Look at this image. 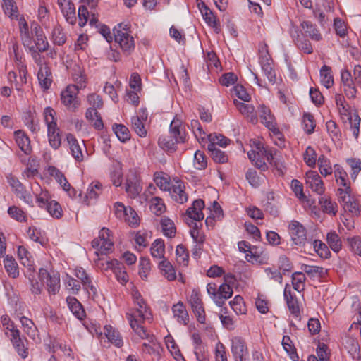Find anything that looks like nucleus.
Masks as SVG:
<instances>
[{
	"instance_id": "obj_55",
	"label": "nucleus",
	"mask_w": 361,
	"mask_h": 361,
	"mask_svg": "<svg viewBox=\"0 0 361 361\" xmlns=\"http://www.w3.org/2000/svg\"><path fill=\"white\" fill-rule=\"evenodd\" d=\"M314 251L324 259H327L330 256V251L328 247L319 240H315L313 242Z\"/></svg>"
},
{
	"instance_id": "obj_30",
	"label": "nucleus",
	"mask_w": 361,
	"mask_h": 361,
	"mask_svg": "<svg viewBox=\"0 0 361 361\" xmlns=\"http://www.w3.org/2000/svg\"><path fill=\"white\" fill-rule=\"evenodd\" d=\"M66 301L72 313L78 319H83V318L85 317V312L79 301L73 297H68Z\"/></svg>"
},
{
	"instance_id": "obj_53",
	"label": "nucleus",
	"mask_w": 361,
	"mask_h": 361,
	"mask_svg": "<svg viewBox=\"0 0 361 361\" xmlns=\"http://www.w3.org/2000/svg\"><path fill=\"white\" fill-rule=\"evenodd\" d=\"M229 304L237 314H245V305L241 296L236 295L233 300L230 301Z\"/></svg>"
},
{
	"instance_id": "obj_21",
	"label": "nucleus",
	"mask_w": 361,
	"mask_h": 361,
	"mask_svg": "<svg viewBox=\"0 0 361 361\" xmlns=\"http://www.w3.org/2000/svg\"><path fill=\"white\" fill-rule=\"evenodd\" d=\"M204 207V201L201 199L196 200L193 202L192 206L186 210V214L189 218L200 221L204 219L202 213Z\"/></svg>"
},
{
	"instance_id": "obj_18",
	"label": "nucleus",
	"mask_w": 361,
	"mask_h": 361,
	"mask_svg": "<svg viewBox=\"0 0 361 361\" xmlns=\"http://www.w3.org/2000/svg\"><path fill=\"white\" fill-rule=\"evenodd\" d=\"M283 295L289 311L291 314L298 317L300 314L299 304L295 293H292L288 284H286L285 286Z\"/></svg>"
},
{
	"instance_id": "obj_52",
	"label": "nucleus",
	"mask_w": 361,
	"mask_h": 361,
	"mask_svg": "<svg viewBox=\"0 0 361 361\" xmlns=\"http://www.w3.org/2000/svg\"><path fill=\"white\" fill-rule=\"evenodd\" d=\"M166 344L168 349L177 361H185L175 341L171 337L166 338Z\"/></svg>"
},
{
	"instance_id": "obj_8",
	"label": "nucleus",
	"mask_w": 361,
	"mask_h": 361,
	"mask_svg": "<svg viewBox=\"0 0 361 361\" xmlns=\"http://www.w3.org/2000/svg\"><path fill=\"white\" fill-rule=\"evenodd\" d=\"M78 93V87L75 85H69L61 92V102L71 111H75L79 106V102L77 98Z\"/></svg>"
},
{
	"instance_id": "obj_63",
	"label": "nucleus",
	"mask_w": 361,
	"mask_h": 361,
	"mask_svg": "<svg viewBox=\"0 0 361 361\" xmlns=\"http://www.w3.org/2000/svg\"><path fill=\"white\" fill-rule=\"evenodd\" d=\"M343 345L350 353H355L359 349L357 341L351 336H345L343 339Z\"/></svg>"
},
{
	"instance_id": "obj_14",
	"label": "nucleus",
	"mask_w": 361,
	"mask_h": 361,
	"mask_svg": "<svg viewBox=\"0 0 361 361\" xmlns=\"http://www.w3.org/2000/svg\"><path fill=\"white\" fill-rule=\"evenodd\" d=\"M138 177L135 173L128 175L126 183V191L131 198L136 197L142 191Z\"/></svg>"
},
{
	"instance_id": "obj_3",
	"label": "nucleus",
	"mask_w": 361,
	"mask_h": 361,
	"mask_svg": "<svg viewBox=\"0 0 361 361\" xmlns=\"http://www.w3.org/2000/svg\"><path fill=\"white\" fill-rule=\"evenodd\" d=\"M114 40L119 44L123 54L129 56L134 51L135 43L130 35V25L119 23L114 30Z\"/></svg>"
},
{
	"instance_id": "obj_43",
	"label": "nucleus",
	"mask_w": 361,
	"mask_h": 361,
	"mask_svg": "<svg viewBox=\"0 0 361 361\" xmlns=\"http://www.w3.org/2000/svg\"><path fill=\"white\" fill-rule=\"evenodd\" d=\"M301 26L305 31V33L307 36L310 37L312 39L315 41H319L322 39V36L319 33L315 25H313L309 21H304Z\"/></svg>"
},
{
	"instance_id": "obj_33",
	"label": "nucleus",
	"mask_w": 361,
	"mask_h": 361,
	"mask_svg": "<svg viewBox=\"0 0 361 361\" xmlns=\"http://www.w3.org/2000/svg\"><path fill=\"white\" fill-rule=\"evenodd\" d=\"M85 117L96 129L100 130L104 127L102 117L97 109L88 108L85 113Z\"/></svg>"
},
{
	"instance_id": "obj_62",
	"label": "nucleus",
	"mask_w": 361,
	"mask_h": 361,
	"mask_svg": "<svg viewBox=\"0 0 361 361\" xmlns=\"http://www.w3.org/2000/svg\"><path fill=\"white\" fill-rule=\"evenodd\" d=\"M210 143L214 144V146L219 145L222 147H226L230 142V140L221 134H210L209 135Z\"/></svg>"
},
{
	"instance_id": "obj_6",
	"label": "nucleus",
	"mask_w": 361,
	"mask_h": 361,
	"mask_svg": "<svg viewBox=\"0 0 361 361\" xmlns=\"http://www.w3.org/2000/svg\"><path fill=\"white\" fill-rule=\"evenodd\" d=\"M288 232L293 244L302 247L307 242V230L299 221L293 220L288 226Z\"/></svg>"
},
{
	"instance_id": "obj_5",
	"label": "nucleus",
	"mask_w": 361,
	"mask_h": 361,
	"mask_svg": "<svg viewBox=\"0 0 361 361\" xmlns=\"http://www.w3.org/2000/svg\"><path fill=\"white\" fill-rule=\"evenodd\" d=\"M110 233L109 229L103 228L99 232V237L92 241V247L97 250L94 252L97 256L106 255L112 250L114 243L109 238Z\"/></svg>"
},
{
	"instance_id": "obj_57",
	"label": "nucleus",
	"mask_w": 361,
	"mask_h": 361,
	"mask_svg": "<svg viewBox=\"0 0 361 361\" xmlns=\"http://www.w3.org/2000/svg\"><path fill=\"white\" fill-rule=\"evenodd\" d=\"M52 40L55 44L63 45L66 41V37L61 26H56L52 31Z\"/></svg>"
},
{
	"instance_id": "obj_50",
	"label": "nucleus",
	"mask_w": 361,
	"mask_h": 361,
	"mask_svg": "<svg viewBox=\"0 0 361 361\" xmlns=\"http://www.w3.org/2000/svg\"><path fill=\"white\" fill-rule=\"evenodd\" d=\"M303 129L307 134H312L316 126L314 116L310 113H305L302 116Z\"/></svg>"
},
{
	"instance_id": "obj_23",
	"label": "nucleus",
	"mask_w": 361,
	"mask_h": 361,
	"mask_svg": "<svg viewBox=\"0 0 361 361\" xmlns=\"http://www.w3.org/2000/svg\"><path fill=\"white\" fill-rule=\"evenodd\" d=\"M66 140L72 156L76 161H82L83 160V154L78 140L73 135L68 133L66 135Z\"/></svg>"
},
{
	"instance_id": "obj_38",
	"label": "nucleus",
	"mask_w": 361,
	"mask_h": 361,
	"mask_svg": "<svg viewBox=\"0 0 361 361\" xmlns=\"http://www.w3.org/2000/svg\"><path fill=\"white\" fill-rule=\"evenodd\" d=\"M151 255L154 259H164L165 254V245L164 243L161 239H157L152 244Z\"/></svg>"
},
{
	"instance_id": "obj_32",
	"label": "nucleus",
	"mask_w": 361,
	"mask_h": 361,
	"mask_svg": "<svg viewBox=\"0 0 361 361\" xmlns=\"http://www.w3.org/2000/svg\"><path fill=\"white\" fill-rule=\"evenodd\" d=\"M46 283L49 294L56 295L60 289V275L56 271H53L47 279Z\"/></svg>"
},
{
	"instance_id": "obj_13",
	"label": "nucleus",
	"mask_w": 361,
	"mask_h": 361,
	"mask_svg": "<svg viewBox=\"0 0 361 361\" xmlns=\"http://www.w3.org/2000/svg\"><path fill=\"white\" fill-rule=\"evenodd\" d=\"M58 5L66 21L71 25L76 23L75 7L71 0H58Z\"/></svg>"
},
{
	"instance_id": "obj_34",
	"label": "nucleus",
	"mask_w": 361,
	"mask_h": 361,
	"mask_svg": "<svg viewBox=\"0 0 361 361\" xmlns=\"http://www.w3.org/2000/svg\"><path fill=\"white\" fill-rule=\"evenodd\" d=\"M104 334L108 340L116 347H121L123 345V340L120 334L111 326H104Z\"/></svg>"
},
{
	"instance_id": "obj_61",
	"label": "nucleus",
	"mask_w": 361,
	"mask_h": 361,
	"mask_svg": "<svg viewBox=\"0 0 361 361\" xmlns=\"http://www.w3.org/2000/svg\"><path fill=\"white\" fill-rule=\"evenodd\" d=\"M207 166V159L203 152L197 150L194 154V166L196 169L202 170Z\"/></svg>"
},
{
	"instance_id": "obj_36",
	"label": "nucleus",
	"mask_w": 361,
	"mask_h": 361,
	"mask_svg": "<svg viewBox=\"0 0 361 361\" xmlns=\"http://www.w3.org/2000/svg\"><path fill=\"white\" fill-rule=\"evenodd\" d=\"M4 267L8 274L16 278L19 275L18 266L15 259L11 255H6L4 259Z\"/></svg>"
},
{
	"instance_id": "obj_1",
	"label": "nucleus",
	"mask_w": 361,
	"mask_h": 361,
	"mask_svg": "<svg viewBox=\"0 0 361 361\" xmlns=\"http://www.w3.org/2000/svg\"><path fill=\"white\" fill-rule=\"evenodd\" d=\"M171 136H162L159 138V145L161 147L169 149H175V146L178 143H182L185 141V127L182 122L178 119H173L169 128Z\"/></svg>"
},
{
	"instance_id": "obj_56",
	"label": "nucleus",
	"mask_w": 361,
	"mask_h": 361,
	"mask_svg": "<svg viewBox=\"0 0 361 361\" xmlns=\"http://www.w3.org/2000/svg\"><path fill=\"white\" fill-rule=\"evenodd\" d=\"M9 216L19 222H25L27 217L25 213L19 207L16 206H11L8 209Z\"/></svg>"
},
{
	"instance_id": "obj_31",
	"label": "nucleus",
	"mask_w": 361,
	"mask_h": 361,
	"mask_svg": "<svg viewBox=\"0 0 361 361\" xmlns=\"http://www.w3.org/2000/svg\"><path fill=\"white\" fill-rule=\"evenodd\" d=\"M11 341L20 356L23 358L27 357L28 352L24 346V343L20 336L19 331H14L12 333Z\"/></svg>"
},
{
	"instance_id": "obj_47",
	"label": "nucleus",
	"mask_w": 361,
	"mask_h": 361,
	"mask_svg": "<svg viewBox=\"0 0 361 361\" xmlns=\"http://www.w3.org/2000/svg\"><path fill=\"white\" fill-rule=\"evenodd\" d=\"M319 204L324 212L336 215L337 212V210L336 209V204L329 198L325 197H320L319 200Z\"/></svg>"
},
{
	"instance_id": "obj_48",
	"label": "nucleus",
	"mask_w": 361,
	"mask_h": 361,
	"mask_svg": "<svg viewBox=\"0 0 361 361\" xmlns=\"http://www.w3.org/2000/svg\"><path fill=\"white\" fill-rule=\"evenodd\" d=\"M318 165L320 173L324 176H327L332 173V168L330 161L324 156L321 155L318 159Z\"/></svg>"
},
{
	"instance_id": "obj_40",
	"label": "nucleus",
	"mask_w": 361,
	"mask_h": 361,
	"mask_svg": "<svg viewBox=\"0 0 361 361\" xmlns=\"http://www.w3.org/2000/svg\"><path fill=\"white\" fill-rule=\"evenodd\" d=\"M200 11L202 15L205 20V22L211 27L215 29L216 32L218 33L220 31L219 24L216 20V16L211 11V10L207 7L204 6V9L200 8Z\"/></svg>"
},
{
	"instance_id": "obj_15",
	"label": "nucleus",
	"mask_w": 361,
	"mask_h": 361,
	"mask_svg": "<svg viewBox=\"0 0 361 361\" xmlns=\"http://www.w3.org/2000/svg\"><path fill=\"white\" fill-rule=\"evenodd\" d=\"M106 269H111L116 277V279L119 283L121 284H125L128 281V276L127 275L126 271H125L124 267L122 264H121L118 260L116 259H112L111 261H107L106 262Z\"/></svg>"
},
{
	"instance_id": "obj_4",
	"label": "nucleus",
	"mask_w": 361,
	"mask_h": 361,
	"mask_svg": "<svg viewBox=\"0 0 361 361\" xmlns=\"http://www.w3.org/2000/svg\"><path fill=\"white\" fill-rule=\"evenodd\" d=\"M54 114L55 111L51 107H46L43 112L44 122L47 126L49 143L54 149H58L61 145V135Z\"/></svg>"
},
{
	"instance_id": "obj_39",
	"label": "nucleus",
	"mask_w": 361,
	"mask_h": 361,
	"mask_svg": "<svg viewBox=\"0 0 361 361\" xmlns=\"http://www.w3.org/2000/svg\"><path fill=\"white\" fill-rule=\"evenodd\" d=\"M208 150L210 152L212 159L215 162L224 164L228 161V159L226 153L219 149L216 146H214V144L208 145Z\"/></svg>"
},
{
	"instance_id": "obj_29",
	"label": "nucleus",
	"mask_w": 361,
	"mask_h": 361,
	"mask_svg": "<svg viewBox=\"0 0 361 361\" xmlns=\"http://www.w3.org/2000/svg\"><path fill=\"white\" fill-rule=\"evenodd\" d=\"M16 142L19 148L26 154H30L32 149L29 137L21 130L15 132Z\"/></svg>"
},
{
	"instance_id": "obj_17",
	"label": "nucleus",
	"mask_w": 361,
	"mask_h": 361,
	"mask_svg": "<svg viewBox=\"0 0 361 361\" xmlns=\"http://www.w3.org/2000/svg\"><path fill=\"white\" fill-rule=\"evenodd\" d=\"M291 37L296 44V46L300 50L303 51L306 54H311L313 51L312 47L309 40L306 39L300 31L296 28H293L290 31Z\"/></svg>"
},
{
	"instance_id": "obj_24",
	"label": "nucleus",
	"mask_w": 361,
	"mask_h": 361,
	"mask_svg": "<svg viewBox=\"0 0 361 361\" xmlns=\"http://www.w3.org/2000/svg\"><path fill=\"white\" fill-rule=\"evenodd\" d=\"M231 353L233 357L241 355L248 354V349L244 339L240 336H235L232 338Z\"/></svg>"
},
{
	"instance_id": "obj_10",
	"label": "nucleus",
	"mask_w": 361,
	"mask_h": 361,
	"mask_svg": "<svg viewBox=\"0 0 361 361\" xmlns=\"http://www.w3.org/2000/svg\"><path fill=\"white\" fill-rule=\"evenodd\" d=\"M259 116L261 118L262 123L269 128L279 139H281L282 136L281 133L278 128L276 127L274 118L273 115L271 114V111L264 105H260L259 106Z\"/></svg>"
},
{
	"instance_id": "obj_54",
	"label": "nucleus",
	"mask_w": 361,
	"mask_h": 361,
	"mask_svg": "<svg viewBox=\"0 0 361 361\" xmlns=\"http://www.w3.org/2000/svg\"><path fill=\"white\" fill-rule=\"evenodd\" d=\"M272 61H267L259 63L262 67V70L264 72V75L267 78L268 80L271 83L274 84L276 80L275 71L273 69L271 66Z\"/></svg>"
},
{
	"instance_id": "obj_42",
	"label": "nucleus",
	"mask_w": 361,
	"mask_h": 361,
	"mask_svg": "<svg viewBox=\"0 0 361 361\" xmlns=\"http://www.w3.org/2000/svg\"><path fill=\"white\" fill-rule=\"evenodd\" d=\"M281 344L284 350L289 355L293 361H298V355L296 353L295 348L294 347L290 338L288 336L283 337Z\"/></svg>"
},
{
	"instance_id": "obj_2",
	"label": "nucleus",
	"mask_w": 361,
	"mask_h": 361,
	"mask_svg": "<svg viewBox=\"0 0 361 361\" xmlns=\"http://www.w3.org/2000/svg\"><path fill=\"white\" fill-rule=\"evenodd\" d=\"M135 310L133 312H127L126 317L135 333L140 338H146L147 330L141 325L145 319H149L147 315L148 307L142 300V302H135Z\"/></svg>"
},
{
	"instance_id": "obj_44",
	"label": "nucleus",
	"mask_w": 361,
	"mask_h": 361,
	"mask_svg": "<svg viewBox=\"0 0 361 361\" xmlns=\"http://www.w3.org/2000/svg\"><path fill=\"white\" fill-rule=\"evenodd\" d=\"M113 130L118 139L125 142L130 138V133L128 128L123 124H114Z\"/></svg>"
},
{
	"instance_id": "obj_58",
	"label": "nucleus",
	"mask_w": 361,
	"mask_h": 361,
	"mask_svg": "<svg viewBox=\"0 0 361 361\" xmlns=\"http://www.w3.org/2000/svg\"><path fill=\"white\" fill-rule=\"evenodd\" d=\"M50 215L54 218L59 219L62 216V209L60 204L55 200H51L45 207Z\"/></svg>"
},
{
	"instance_id": "obj_51",
	"label": "nucleus",
	"mask_w": 361,
	"mask_h": 361,
	"mask_svg": "<svg viewBox=\"0 0 361 361\" xmlns=\"http://www.w3.org/2000/svg\"><path fill=\"white\" fill-rule=\"evenodd\" d=\"M2 8L4 13L11 18L17 17L18 8L13 0H4Z\"/></svg>"
},
{
	"instance_id": "obj_19",
	"label": "nucleus",
	"mask_w": 361,
	"mask_h": 361,
	"mask_svg": "<svg viewBox=\"0 0 361 361\" xmlns=\"http://www.w3.org/2000/svg\"><path fill=\"white\" fill-rule=\"evenodd\" d=\"M334 177L336 179V183L342 186L343 188H339L338 190H346L348 191H350V183L348 180V176L345 171L341 166L336 164L334 166Z\"/></svg>"
},
{
	"instance_id": "obj_37",
	"label": "nucleus",
	"mask_w": 361,
	"mask_h": 361,
	"mask_svg": "<svg viewBox=\"0 0 361 361\" xmlns=\"http://www.w3.org/2000/svg\"><path fill=\"white\" fill-rule=\"evenodd\" d=\"M159 268L161 271L162 274L169 281H173L176 279V271L169 261H168L166 259H164L159 263Z\"/></svg>"
},
{
	"instance_id": "obj_25",
	"label": "nucleus",
	"mask_w": 361,
	"mask_h": 361,
	"mask_svg": "<svg viewBox=\"0 0 361 361\" xmlns=\"http://www.w3.org/2000/svg\"><path fill=\"white\" fill-rule=\"evenodd\" d=\"M233 295V288L227 283L221 284L218 289L217 298H214V302L219 307L224 304V300L230 298Z\"/></svg>"
},
{
	"instance_id": "obj_26",
	"label": "nucleus",
	"mask_w": 361,
	"mask_h": 361,
	"mask_svg": "<svg viewBox=\"0 0 361 361\" xmlns=\"http://www.w3.org/2000/svg\"><path fill=\"white\" fill-rule=\"evenodd\" d=\"M257 149L266 157L271 165H274L276 169L281 170V164H279L276 158L278 151L276 149H268L263 146L261 147L259 145L257 147Z\"/></svg>"
},
{
	"instance_id": "obj_20",
	"label": "nucleus",
	"mask_w": 361,
	"mask_h": 361,
	"mask_svg": "<svg viewBox=\"0 0 361 361\" xmlns=\"http://www.w3.org/2000/svg\"><path fill=\"white\" fill-rule=\"evenodd\" d=\"M37 78L42 89L44 90L49 89L53 80L51 70L47 65H40Z\"/></svg>"
},
{
	"instance_id": "obj_60",
	"label": "nucleus",
	"mask_w": 361,
	"mask_h": 361,
	"mask_svg": "<svg viewBox=\"0 0 361 361\" xmlns=\"http://www.w3.org/2000/svg\"><path fill=\"white\" fill-rule=\"evenodd\" d=\"M154 180L156 185L161 190L164 191H169L171 188V185L169 178L164 176H161L159 173H154Z\"/></svg>"
},
{
	"instance_id": "obj_16",
	"label": "nucleus",
	"mask_w": 361,
	"mask_h": 361,
	"mask_svg": "<svg viewBox=\"0 0 361 361\" xmlns=\"http://www.w3.org/2000/svg\"><path fill=\"white\" fill-rule=\"evenodd\" d=\"M184 183L180 180H177L171 185L169 193L171 198L179 204H183L188 201V195L185 192Z\"/></svg>"
},
{
	"instance_id": "obj_22",
	"label": "nucleus",
	"mask_w": 361,
	"mask_h": 361,
	"mask_svg": "<svg viewBox=\"0 0 361 361\" xmlns=\"http://www.w3.org/2000/svg\"><path fill=\"white\" fill-rule=\"evenodd\" d=\"M147 118V114L143 111L142 115L133 116L131 120L132 129L141 137H145L147 135V129L145 125Z\"/></svg>"
},
{
	"instance_id": "obj_12",
	"label": "nucleus",
	"mask_w": 361,
	"mask_h": 361,
	"mask_svg": "<svg viewBox=\"0 0 361 361\" xmlns=\"http://www.w3.org/2000/svg\"><path fill=\"white\" fill-rule=\"evenodd\" d=\"M306 184L318 195H322L325 188L321 177L314 171H309L305 176Z\"/></svg>"
},
{
	"instance_id": "obj_45",
	"label": "nucleus",
	"mask_w": 361,
	"mask_h": 361,
	"mask_svg": "<svg viewBox=\"0 0 361 361\" xmlns=\"http://www.w3.org/2000/svg\"><path fill=\"white\" fill-rule=\"evenodd\" d=\"M326 240L333 251L338 252L341 249L342 243L336 231H330L328 233Z\"/></svg>"
},
{
	"instance_id": "obj_64",
	"label": "nucleus",
	"mask_w": 361,
	"mask_h": 361,
	"mask_svg": "<svg viewBox=\"0 0 361 361\" xmlns=\"http://www.w3.org/2000/svg\"><path fill=\"white\" fill-rule=\"evenodd\" d=\"M150 209L157 216L164 212L166 207L162 200L158 197L152 198Z\"/></svg>"
},
{
	"instance_id": "obj_7",
	"label": "nucleus",
	"mask_w": 361,
	"mask_h": 361,
	"mask_svg": "<svg viewBox=\"0 0 361 361\" xmlns=\"http://www.w3.org/2000/svg\"><path fill=\"white\" fill-rule=\"evenodd\" d=\"M351 192L346 190H338L337 195L340 204H342L343 209L355 216H358L361 211V207L357 200L351 195Z\"/></svg>"
},
{
	"instance_id": "obj_49",
	"label": "nucleus",
	"mask_w": 361,
	"mask_h": 361,
	"mask_svg": "<svg viewBox=\"0 0 361 361\" xmlns=\"http://www.w3.org/2000/svg\"><path fill=\"white\" fill-rule=\"evenodd\" d=\"M161 226L164 235L172 238L175 235L176 228L173 222L166 217L161 219Z\"/></svg>"
},
{
	"instance_id": "obj_28",
	"label": "nucleus",
	"mask_w": 361,
	"mask_h": 361,
	"mask_svg": "<svg viewBox=\"0 0 361 361\" xmlns=\"http://www.w3.org/2000/svg\"><path fill=\"white\" fill-rule=\"evenodd\" d=\"M23 329L27 335L32 339L38 335V330L33 321L25 316L20 317Z\"/></svg>"
},
{
	"instance_id": "obj_9",
	"label": "nucleus",
	"mask_w": 361,
	"mask_h": 361,
	"mask_svg": "<svg viewBox=\"0 0 361 361\" xmlns=\"http://www.w3.org/2000/svg\"><path fill=\"white\" fill-rule=\"evenodd\" d=\"M188 302L194 314L197 317V321L201 324H204L205 322V312L200 292L196 290H192L189 297Z\"/></svg>"
},
{
	"instance_id": "obj_46",
	"label": "nucleus",
	"mask_w": 361,
	"mask_h": 361,
	"mask_svg": "<svg viewBox=\"0 0 361 361\" xmlns=\"http://www.w3.org/2000/svg\"><path fill=\"white\" fill-rule=\"evenodd\" d=\"M306 277L302 272H295L292 274V284L293 288L300 293L305 290Z\"/></svg>"
},
{
	"instance_id": "obj_27",
	"label": "nucleus",
	"mask_w": 361,
	"mask_h": 361,
	"mask_svg": "<svg viewBox=\"0 0 361 361\" xmlns=\"http://www.w3.org/2000/svg\"><path fill=\"white\" fill-rule=\"evenodd\" d=\"M172 310L174 317L177 319L179 323L183 324L184 325L188 324L189 322V316L183 302H179L173 305Z\"/></svg>"
},
{
	"instance_id": "obj_11",
	"label": "nucleus",
	"mask_w": 361,
	"mask_h": 361,
	"mask_svg": "<svg viewBox=\"0 0 361 361\" xmlns=\"http://www.w3.org/2000/svg\"><path fill=\"white\" fill-rule=\"evenodd\" d=\"M8 182L11 186L13 192L18 197L23 200L28 204H32V197L24 188L23 184L14 176H9L7 177Z\"/></svg>"
},
{
	"instance_id": "obj_35",
	"label": "nucleus",
	"mask_w": 361,
	"mask_h": 361,
	"mask_svg": "<svg viewBox=\"0 0 361 361\" xmlns=\"http://www.w3.org/2000/svg\"><path fill=\"white\" fill-rule=\"evenodd\" d=\"M320 81L321 83L327 89L334 85V78L331 74V68L329 66L324 65L320 69Z\"/></svg>"
},
{
	"instance_id": "obj_41",
	"label": "nucleus",
	"mask_w": 361,
	"mask_h": 361,
	"mask_svg": "<svg viewBox=\"0 0 361 361\" xmlns=\"http://www.w3.org/2000/svg\"><path fill=\"white\" fill-rule=\"evenodd\" d=\"M48 171L52 177L62 186L63 190L70 189V184L64 175L55 166H49Z\"/></svg>"
},
{
	"instance_id": "obj_59",
	"label": "nucleus",
	"mask_w": 361,
	"mask_h": 361,
	"mask_svg": "<svg viewBox=\"0 0 361 361\" xmlns=\"http://www.w3.org/2000/svg\"><path fill=\"white\" fill-rule=\"evenodd\" d=\"M304 161L307 166L314 168L317 162V154L315 150L311 147L308 146L304 153Z\"/></svg>"
}]
</instances>
